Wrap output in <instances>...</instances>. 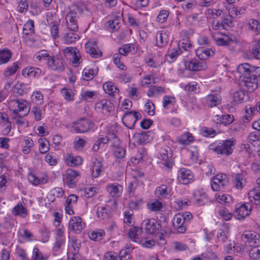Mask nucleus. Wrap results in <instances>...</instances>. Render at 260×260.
Segmentation results:
<instances>
[{
  "label": "nucleus",
  "mask_w": 260,
  "mask_h": 260,
  "mask_svg": "<svg viewBox=\"0 0 260 260\" xmlns=\"http://www.w3.org/2000/svg\"><path fill=\"white\" fill-rule=\"evenodd\" d=\"M237 71L240 74V79L249 92H253L257 88V77L260 76V67L249 63H242L238 66Z\"/></svg>",
  "instance_id": "obj_1"
},
{
  "label": "nucleus",
  "mask_w": 260,
  "mask_h": 260,
  "mask_svg": "<svg viewBox=\"0 0 260 260\" xmlns=\"http://www.w3.org/2000/svg\"><path fill=\"white\" fill-rule=\"evenodd\" d=\"M36 61H45L49 70L60 72L65 69L64 59L59 55H51L46 50H41L34 55Z\"/></svg>",
  "instance_id": "obj_2"
},
{
  "label": "nucleus",
  "mask_w": 260,
  "mask_h": 260,
  "mask_svg": "<svg viewBox=\"0 0 260 260\" xmlns=\"http://www.w3.org/2000/svg\"><path fill=\"white\" fill-rule=\"evenodd\" d=\"M236 140L230 139L218 143H213L209 145V149L217 154L229 156L233 152Z\"/></svg>",
  "instance_id": "obj_3"
},
{
  "label": "nucleus",
  "mask_w": 260,
  "mask_h": 260,
  "mask_svg": "<svg viewBox=\"0 0 260 260\" xmlns=\"http://www.w3.org/2000/svg\"><path fill=\"white\" fill-rule=\"evenodd\" d=\"M83 13V10L77 5L72 6L70 11L66 16V25L68 28L72 31L76 32L78 29L77 19L79 15Z\"/></svg>",
  "instance_id": "obj_4"
},
{
  "label": "nucleus",
  "mask_w": 260,
  "mask_h": 260,
  "mask_svg": "<svg viewBox=\"0 0 260 260\" xmlns=\"http://www.w3.org/2000/svg\"><path fill=\"white\" fill-rule=\"evenodd\" d=\"M94 123L86 119H81L72 123V128L76 133H84L93 128Z\"/></svg>",
  "instance_id": "obj_5"
},
{
  "label": "nucleus",
  "mask_w": 260,
  "mask_h": 260,
  "mask_svg": "<svg viewBox=\"0 0 260 260\" xmlns=\"http://www.w3.org/2000/svg\"><path fill=\"white\" fill-rule=\"evenodd\" d=\"M28 103L25 100H11L9 102V108L15 114H18L19 112H25L26 115L29 112V109H27Z\"/></svg>",
  "instance_id": "obj_6"
},
{
  "label": "nucleus",
  "mask_w": 260,
  "mask_h": 260,
  "mask_svg": "<svg viewBox=\"0 0 260 260\" xmlns=\"http://www.w3.org/2000/svg\"><path fill=\"white\" fill-rule=\"evenodd\" d=\"M242 238L246 247H251L259 244V236L254 231H245L243 234Z\"/></svg>",
  "instance_id": "obj_7"
},
{
  "label": "nucleus",
  "mask_w": 260,
  "mask_h": 260,
  "mask_svg": "<svg viewBox=\"0 0 260 260\" xmlns=\"http://www.w3.org/2000/svg\"><path fill=\"white\" fill-rule=\"evenodd\" d=\"M251 210L252 207L249 203L238 204L236 206L235 216L238 219H244L250 215Z\"/></svg>",
  "instance_id": "obj_8"
},
{
  "label": "nucleus",
  "mask_w": 260,
  "mask_h": 260,
  "mask_svg": "<svg viewBox=\"0 0 260 260\" xmlns=\"http://www.w3.org/2000/svg\"><path fill=\"white\" fill-rule=\"evenodd\" d=\"M228 183L227 176L224 174H219L212 179L211 185L214 191H219L223 189Z\"/></svg>",
  "instance_id": "obj_9"
},
{
  "label": "nucleus",
  "mask_w": 260,
  "mask_h": 260,
  "mask_svg": "<svg viewBox=\"0 0 260 260\" xmlns=\"http://www.w3.org/2000/svg\"><path fill=\"white\" fill-rule=\"evenodd\" d=\"M141 118V114L135 111H130L125 113L122 118L123 124L128 128L132 129L136 121Z\"/></svg>",
  "instance_id": "obj_10"
},
{
  "label": "nucleus",
  "mask_w": 260,
  "mask_h": 260,
  "mask_svg": "<svg viewBox=\"0 0 260 260\" xmlns=\"http://www.w3.org/2000/svg\"><path fill=\"white\" fill-rule=\"evenodd\" d=\"M80 177L79 173L75 170L69 169L66 171V182L70 188H73L76 185Z\"/></svg>",
  "instance_id": "obj_11"
},
{
  "label": "nucleus",
  "mask_w": 260,
  "mask_h": 260,
  "mask_svg": "<svg viewBox=\"0 0 260 260\" xmlns=\"http://www.w3.org/2000/svg\"><path fill=\"white\" fill-rule=\"evenodd\" d=\"M168 182L165 184H162L160 186L157 187L155 190V194L156 197L159 198H166L171 192V184L174 180L173 179H169Z\"/></svg>",
  "instance_id": "obj_12"
},
{
  "label": "nucleus",
  "mask_w": 260,
  "mask_h": 260,
  "mask_svg": "<svg viewBox=\"0 0 260 260\" xmlns=\"http://www.w3.org/2000/svg\"><path fill=\"white\" fill-rule=\"evenodd\" d=\"M233 184L235 188L242 190L246 185V173L245 172L237 173L234 175Z\"/></svg>",
  "instance_id": "obj_13"
},
{
  "label": "nucleus",
  "mask_w": 260,
  "mask_h": 260,
  "mask_svg": "<svg viewBox=\"0 0 260 260\" xmlns=\"http://www.w3.org/2000/svg\"><path fill=\"white\" fill-rule=\"evenodd\" d=\"M193 175L190 170L186 168L180 169L177 174L178 181L183 184L190 183L193 179Z\"/></svg>",
  "instance_id": "obj_14"
},
{
  "label": "nucleus",
  "mask_w": 260,
  "mask_h": 260,
  "mask_svg": "<svg viewBox=\"0 0 260 260\" xmlns=\"http://www.w3.org/2000/svg\"><path fill=\"white\" fill-rule=\"evenodd\" d=\"M86 51L93 58H98L102 55V52L99 49L97 42L94 40H89L85 44Z\"/></svg>",
  "instance_id": "obj_15"
},
{
  "label": "nucleus",
  "mask_w": 260,
  "mask_h": 260,
  "mask_svg": "<svg viewBox=\"0 0 260 260\" xmlns=\"http://www.w3.org/2000/svg\"><path fill=\"white\" fill-rule=\"evenodd\" d=\"M106 189L109 195L113 198L120 197L123 192V186L117 182L108 183Z\"/></svg>",
  "instance_id": "obj_16"
},
{
  "label": "nucleus",
  "mask_w": 260,
  "mask_h": 260,
  "mask_svg": "<svg viewBox=\"0 0 260 260\" xmlns=\"http://www.w3.org/2000/svg\"><path fill=\"white\" fill-rule=\"evenodd\" d=\"M172 225L178 232L183 233L186 231L184 217L181 214H176L172 220Z\"/></svg>",
  "instance_id": "obj_17"
},
{
  "label": "nucleus",
  "mask_w": 260,
  "mask_h": 260,
  "mask_svg": "<svg viewBox=\"0 0 260 260\" xmlns=\"http://www.w3.org/2000/svg\"><path fill=\"white\" fill-rule=\"evenodd\" d=\"M95 109L97 111H102L103 113H110L114 110V105L109 100L103 99L95 103Z\"/></svg>",
  "instance_id": "obj_18"
},
{
  "label": "nucleus",
  "mask_w": 260,
  "mask_h": 260,
  "mask_svg": "<svg viewBox=\"0 0 260 260\" xmlns=\"http://www.w3.org/2000/svg\"><path fill=\"white\" fill-rule=\"evenodd\" d=\"M152 139L150 132H143L134 135L132 138L134 143L138 145H143L149 142Z\"/></svg>",
  "instance_id": "obj_19"
},
{
  "label": "nucleus",
  "mask_w": 260,
  "mask_h": 260,
  "mask_svg": "<svg viewBox=\"0 0 260 260\" xmlns=\"http://www.w3.org/2000/svg\"><path fill=\"white\" fill-rule=\"evenodd\" d=\"M185 68L191 71H199L207 68L206 64L204 61H199L197 60L187 61L184 63Z\"/></svg>",
  "instance_id": "obj_20"
},
{
  "label": "nucleus",
  "mask_w": 260,
  "mask_h": 260,
  "mask_svg": "<svg viewBox=\"0 0 260 260\" xmlns=\"http://www.w3.org/2000/svg\"><path fill=\"white\" fill-rule=\"evenodd\" d=\"M212 37L218 45L226 46L233 41L232 37L224 34L216 32L212 35Z\"/></svg>",
  "instance_id": "obj_21"
},
{
  "label": "nucleus",
  "mask_w": 260,
  "mask_h": 260,
  "mask_svg": "<svg viewBox=\"0 0 260 260\" xmlns=\"http://www.w3.org/2000/svg\"><path fill=\"white\" fill-rule=\"evenodd\" d=\"M84 223L79 216L72 217L69 222V228L71 230L77 233H80L84 228Z\"/></svg>",
  "instance_id": "obj_22"
},
{
  "label": "nucleus",
  "mask_w": 260,
  "mask_h": 260,
  "mask_svg": "<svg viewBox=\"0 0 260 260\" xmlns=\"http://www.w3.org/2000/svg\"><path fill=\"white\" fill-rule=\"evenodd\" d=\"M213 120L217 124L229 125L234 121V117L231 114L216 115L213 117Z\"/></svg>",
  "instance_id": "obj_23"
},
{
  "label": "nucleus",
  "mask_w": 260,
  "mask_h": 260,
  "mask_svg": "<svg viewBox=\"0 0 260 260\" xmlns=\"http://www.w3.org/2000/svg\"><path fill=\"white\" fill-rule=\"evenodd\" d=\"M42 73L41 69L33 66H28L22 71V75L26 78H38Z\"/></svg>",
  "instance_id": "obj_24"
},
{
  "label": "nucleus",
  "mask_w": 260,
  "mask_h": 260,
  "mask_svg": "<svg viewBox=\"0 0 260 260\" xmlns=\"http://www.w3.org/2000/svg\"><path fill=\"white\" fill-rule=\"evenodd\" d=\"M144 222L145 223V230L148 234H154L159 230V223L153 218L145 220Z\"/></svg>",
  "instance_id": "obj_25"
},
{
  "label": "nucleus",
  "mask_w": 260,
  "mask_h": 260,
  "mask_svg": "<svg viewBox=\"0 0 260 260\" xmlns=\"http://www.w3.org/2000/svg\"><path fill=\"white\" fill-rule=\"evenodd\" d=\"M221 97L219 93L209 94L206 97V104L209 107L217 106L221 104Z\"/></svg>",
  "instance_id": "obj_26"
},
{
  "label": "nucleus",
  "mask_w": 260,
  "mask_h": 260,
  "mask_svg": "<svg viewBox=\"0 0 260 260\" xmlns=\"http://www.w3.org/2000/svg\"><path fill=\"white\" fill-rule=\"evenodd\" d=\"M66 164L71 167L80 165L83 161L82 158L79 156H74L71 153H67L64 156Z\"/></svg>",
  "instance_id": "obj_27"
},
{
  "label": "nucleus",
  "mask_w": 260,
  "mask_h": 260,
  "mask_svg": "<svg viewBox=\"0 0 260 260\" xmlns=\"http://www.w3.org/2000/svg\"><path fill=\"white\" fill-rule=\"evenodd\" d=\"M28 179L29 182L34 185L44 184L48 181V178L46 175H43L41 177H37L32 173L28 174Z\"/></svg>",
  "instance_id": "obj_28"
},
{
  "label": "nucleus",
  "mask_w": 260,
  "mask_h": 260,
  "mask_svg": "<svg viewBox=\"0 0 260 260\" xmlns=\"http://www.w3.org/2000/svg\"><path fill=\"white\" fill-rule=\"evenodd\" d=\"M143 234V229L137 226H134L131 228L128 231L129 238L135 242H139L142 237Z\"/></svg>",
  "instance_id": "obj_29"
},
{
  "label": "nucleus",
  "mask_w": 260,
  "mask_h": 260,
  "mask_svg": "<svg viewBox=\"0 0 260 260\" xmlns=\"http://www.w3.org/2000/svg\"><path fill=\"white\" fill-rule=\"evenodd\" d=\"M194 140L192 135L188 132H185L177 138V142L183 145H188Z\"/></svg>",
  "instance_id": "obj_30"
},
{
  "label": "nucleus",
  "mask_w": 260,
  "mask_h": 260,
  "mask_svg": "<svg viewBox=\"0 0 260 260\" xmlns=\"http://www.w3.org/2000/svg\"><path fill=\"white\" fill-rule=\"evenodd\" d=\"M214 51L209 48L200 47L196 51V55L201 60L207 59L210 56L214 54Z\"/></svg>",
  "instance_id": "obj_31"
},
{
  "label": "nucleus",
  "mask_w": 260,
  "mask_h": 260,
  "mask_svg": "<svg viewBox=\"0 0 260 260\" xmlns=\"http://www.w3.org/2000/svg\"><path fill=\"white\" fill-rule=\"evenodd\" d=\"M105 92L109 95L114 96L119 92V89L114 83L111 81L105 82L103 85Z\"/></svg>",
  "instance_id": "obj_32"
},
{
  "label": "nucleus",
  "mask_w": 260,
  "mask_h": 260,
  "mask_svg": "<svg viewBox=\"0 0 260 260\" xmlns=\"http://www.w3.org/2000/svg\"><path fill=\"white\" fill-rule=\"evenodd\" d=\"M12 213L15 216L24 218L27 214V210L22 203H19L12 209Z\"/></svg>",
  "instance_id": "obj_33"
},
{
  "label": "nucleus",
  "mask_w": 260,
  "mask_h": 260,
  "mask_svg": "<svg viewBox=\"0 0 260 260\" xmlns=\"http://www.w3.org/2000/svg\"><path fill=\"white\" fill-rule=\"evenodd\" d=\"M156 45L158 47L165 45L168 41V36L167 32L164 30L158 31L156 34Z\"/></svg>",
  "instance_id": "obj_34"
},
{
  "label": "nucleus",
  "mask_w": 260,
  "mask_h": 260,
  "mask_svg": "<svg viewBox=\"0 0 260 260\" xmlns=\"http://www.w3.org/2000/svg\"><path fill=\"white\" fill-rule=\"evenodd\" d=\"M81 244L75 237L70 238L69 241L68 251L79 252Z\"/></svg>",
  "instance_id": "obj_35"
},
{
  "label": "nucleus",
  "mask_w": 260,
  "mask_h": 260,
  "mask_svg": "<svg viewBox=\"0 0 260 260\" xmlns=\"http://www.w3.org/2000/svg\"><path fill=\"white\" fill-rule=\"evenodd\" d=\"M248 196L251 202H254L256 205L260 204V187H255L250 190Z\"/></svg>",
  "instance_id": "obj_36"
},
{
  "label": "nucleus",
  "mask_w": 260,
  "mask_h": 260,
  "mask_svg": "<svg viewBox=\"0 0 260 260\" xmlns=\"http://www.w3.org/2000/svg\"><path fill=\"white\" fill-rule=\"evenodd\" d=\"M181 53V50L179 47L175 48H171L168 50V53L166 55V58L170 62L174 61L178 56Z\"/></svg>",
  "instance_id": "obj_37"
},
{
  "label": "nucleus",
  "mask_w": 260,
  "mask_h": 260,
  "mask_svg": "<svg viewBox=\"0 0 260 260\" xmlns=\"http://www.w3.org/2000/svg\"><path fill=\"white\" fill-rule=\"evenodd\" d=\"M120 19L118 17L110 20L106 23V26L111 32L117 31L120 28Z\"/></svg>",
  "instance_id": "obj_38"
},
{
  "label": "nucleus",
  "mask_w": 260,
  "mask_h": 260,
  "mask_svg": "<svg viewBox=\"0 0 260 260\" xmlns=\"http://www.w3.org/2000/svg\"><path fill=\"white\" fill-rule=\"evenodd\" d=\"M245 114L243 116V120L245 122H248L252 119L255 112V108L253 105H248L245 107Z\"/></svg>",
  "instance_id": "obj_39"
},
{
  "label": "nucleus",
  "mask_w": 260,
  "mask_h": 260,
  "mask_svg": "<svg viewBox=\"0 0 260 260\" xmlns=\"http://www.w3.org/2000/svg\"><path fill=\"white\" fill-rule=\"evenodd\" d=\"M189 204L190 201L187 199H176L175 201L173 202L172 205L176 210H181L188 206Z\"/></svg>",
  "instance_id": "obj_40"
},
{
  "label": "nucleus",
  "mask_w": 260,
  "mask_h": 260,
  "mask_svg": "<svg viewBox=\"0 0 260 260\" xmlns=\"http://www.w3.org/2000/svg\"><path fill=\"white\" fill-rule=\"evenodd\" d=\"M165 92V87L153 86L148 89L147 94L149 97L156 96L164 93Z\"/></svg>",
  "instance_id": "obj_41"
},
{
  "label": "nucleus",
  "mask_w": 260,
  "mask_h": 260,
  "mask_svg": "<svg viewBox=\"0 0 260 260\" xmlns=\"http://www.w3.org/2000/svg\"><path fill=\"white\" fill-rule=\"evenodd\" d=\"M96 214L100 219H107L110 217V210L105 207L100 206L97 208Z\"/></svg>",
  "instance_id": "obj_42"
},
{
  "label": "nucleus",
  "mask_w": 260,
  "mask_h": 260,
  "mask_svg": "<svg viewBox=\"0 0 260 260\" xmlns=\"http://www.w3.org/2000/svg\"><path fill=\"white\" fill-rule=\"evenodd\" d=\"M98 72L97 69L85 68L82 72L83 78L86 81L91 80L97 75Z\"/></svg>",
  "instance_id": "obj_43"
},
{
  "label": "nucleus",
  "mask_w": 260,
  "mask_h": 260,
  "mask_svg": "<svg viewBox=\"0 0 260 260\" xmlns=\"http://www.w3.org/2000/svg\"><path fill=\"white\" fill-rule=\"evenodd\" d=\"M79 39V36L73 31L65 33L63 37V41L65 44H70L75 43Z\"/></svg>",
  "instance_id": "obj_44"
},
{
  "label": "nucleus",
  "mask_w": 260,
  "mask_h": 260,
  "mask_svg": "<svg viewBox=\"0 0 260 260\" xmlns=\"http://www.w3.org/2000/svg\"><path fill=\"white\" fill-rule=\"evenodd\" d=\"M109 141V138L105 136H100L95 141V143L92 146V150L94 151L99 150L100 147L103 146L104 144L107 143Z\"/></svg>",
  "instance_id": "obj_45"
},
{
  "label": "nucleus",
  "mask_w": 260,
  "mask_h": 260,
  "mask_svg": "<svg viewBox=\"0 0 260 260\" xmlns=\"http://www.w3.org/2000/svg\"><path fill=\"white\" fill-rule=\"evenodd\" d=\"M171 151L172 150L169 147L162 148L159 152L158 157L164 161L168 160L172 156Z\"/></svg>",
  "instance_id": "obj_46"
},
{
  "label": "nucleus",
  "mask_w": 260,
  "mask_h": 260,
  "mask_svg": "<svg viewBox=\"0 0 260 260\" xmlns=\"http://www.w3.org/2000/svg\"><path fill=\"white\" fill-rule=\"evenodd\" d=\"M148 208L152 212L161 211L164 206L161 202L158 200L150 201L147 203Z\"/></svg>",
  "instance_id": "obj_47"
},
{
  "label": "nucleus",
  "mask_w": 260,
  "mask_h": 260,
  "mask_svg": "<svg viewBox=\"0 0 260 260\" xmlns=\"http://www.w3.org/2000/svg\"><path fill=\"white\" fill-rule=\"evenodd\" d=\"M105 235V231L103 230L92 231L88 233L89 238L93 241H100Z\"/></svg>",
  "instance_id": "obj_48"
},
{
  "label": "nucleus",
  "mask_w": 260,
  "mask_h": 260,
  "mask_svg": "<svg viewBox=\"0 0 260 260\" xmlns=\"http://www.w3.org/2000/svg\"><path fill=\"white\" fill-rule=\"evenodd\" d=\"M102 170L103 166L102 162L98 160H95L93 162L92 166V176L93 177H98Z\"/></svg>",
  "instance_id": "obj_49"
},
{
  "label": "nucleus",
  "mask_w": 260,
  "mask_h": 260,
  "mask_svg": "<svg viewBox=\"0 0 260 260\" xmlns=\"http://www.w3.org/2000/svg\"><path fill=\"white\" fill-rule=\"evenodd\" d=\"M0 123L6 126L5 131L9 133L11 129V123L9 120L8 116L5 113L0 112Z\"/></svg>",
  "instance_id": "obj_50"
},
{
  "label": "nucleus",
  "mask_w": 260,
  "mask_h": 260,
  "mask_svg": "<svg viewBox=\"0 0 260 260\" xmlns=\"http://www.w3.org/2000/svg\"><path fill=\"white\" fill-rule=\"evenodd\" d=\"M39 144V151L41 153L44 154L49 150V144L48 141L45 138H40L38 140Z\"/></svg>",
  "instance_id": "obj_51"
},
{
  "label": "nucleus",
  "mask_w": 260,
  "mask_h": 260,
  "mask_svg": "<svg viewBox=\"0 0 260 260\" xmlns=\"http://www.w3.org/2000/svg\"><path fill=\"white\" fill-rule=\"evenodd\" d=\"M133 214V210L130 209L126 210L124 212V222L128 225H132L134 223Z\"/></svg>",
  "instance_id": "obj_52"
},
{
  "label": "nucleus",
  "mask_w": 260,
  "mask_h": 260,
  "mask_svg": "<svg viewBox=\"0 0 260 260\" xmlns=\"http://www.w3.org/2000/svg\"><path fill=\"white\" fill-rule=\"evenodd\" d=\"M11 57V52L7 49L0 51V64L8 62Z\"/></svg>",
  "instance_id": "obj_53"
},
{
  "label": "nucleus",
  "mask_w": 260,
  "mask_h": 260,
  "mask_svg": "<svg viewBox=\"0 0 260 260\" xmlns=\"http://www.w3.org/2000/svg\"><path fill=\"white\" fill-rule=\"evenodd\" d=\"M63 53L66 56L72 55L75 57L74 63H77L79 62V59L77 57V49L74 47H69L66 48L63 51Z\"/></svg>",
  "instance_id": "obj_54"
},
{
  "label": "nucleus",
  "mask_w": 260,
  "mask_h": 260,
  "mask_svg": "<svg viewBox=\"0 0 260 260\" xmlns=\"http://www.w3.org/2000/svg\"><path fill=\"white\" fill-rule=\"evenodd\" d=\"M34 22L32 20H29L23 26V34H34Z\"/></svg>",
  "instance_id": "obj_55"
},
{
  "label": "nucleus",
  "mask_w": 260,
  "mask_h": 260,
  "mask_svg": "<svg viewBox=\"0 0 260 260\" xmlns=\"http://www.w3.org/2000/svg\"><path fill=\"white\" fill-rule=\"evenodd\" d=\"M217 201L220 204H228L232 200L231 197L229 194L219 193L215 196Z\"/></svg>",
  "instance_id": "obj_56"
},
{
  "label": "nucleus",
  "mask_w": 260,
  "mask_h": 260,
  "mask_svg": "<svg viewBox=\"0 0 260 260\" xmlns=\"http://www.w3.org/2000/svg\"><path fill=\"white\" fill-rule=\"evenodd\" d=\"M24 142L22 151L24 154H28L34 146V142L30 138H26L24 139Z\"/></svg>",
  "instance_id": "obj_57"
},
{
  "label": "nucleus",
  "mask_w": 260,
  "mask_h": 260,
  "mask_svg": "<svg viewBox=\"0 0 260 260\" xmlns=\"http://www.w3.org/2000/svg\"><path fill=\"white\" fill-rule=\"evenodd\" d=\"M248 141L254 146H260V137L255 133H250L248 137Z\"/></svg>",
  "instance_id": "obj_58"
},
{
  "label": "nucleus",
  "mask_w": 260,
  "mask_h": 260,
  "mask_svg": "<svg viewBox=\"0 0 260 260\" xmlns=\"http://www.w3.org/2000/svg\"><path fill=\"white\" fill-rule=\"evenodd\" d=\"M176 103L175 98L174 96L165 95L163 98L162 106L165 109L174 105Z\"/></svg>",
  "instance_id": "obj_59"
},
{
  "label": "nucleus",
  "mask_w": 260,
  "mask_h": 260,
  "mask_svg": "<svg viewBox=\"0 0 260 260\" xmlns=\"http://www.w3.org/2000/svg\"><path fill=\"white\" fill-rule=\"evenodd\" d=\"M31 101L37 105H41L43 102V96L40 91L34 92L31 95Z\"/></svg>",
  "instance_id": "obj_60"
},
{
  "label": "nucleus",
  "mask_w": 260,
  "mask_h": 260,
  "mask_svg": "<svg viewBox=\"0 0 260 260\" xmlns=\"http://www.w3.org/2000/svg\"><path fill=\"white\" fill-rule=\"evenodd\" d=\"M249 250V255L253 259H258L260 258V246H254L251 247Z\"/></svg>",
  "instance_id": "obj_61"
},
{
  "label": "nucleus",
  "mask_w": 260,
  "mask_h": 260,
  "mask_svg": "<svg viewBox=\"0 0 260 260\" xmlns=\"http://www.w3.org/2000/svg\"><path fill=\"white\" fill-rule=\"evenodd\" d=\"M61 93L63 98L67 101L74 100V93L71 89L63 88L61 90Z\"/></svg>",
  "instance_id": "obj_62"
},
{
  "label": "nucleus",
  "mask_w": 260,
  "mask_h": 260,
  "mask_svg": "<svg viewBox=\"0 0 260 260\" xmlns=\"http://www.w3.org/2000/svg\"><path fill=\"white\" fill-rule=\"evenodd\" d=\"M47 257L44 255L37 247L33 249L31 260H47Z\"/></svg>",
  "instance_id": "obj_63"
},
{
  "label": "nucleus",
  "mask_w": 260,
  "mask_h": 260,
  "mask_svg": "<svg viewBox=\"0 0 260 260\" xmlns=\"http://www.w3.org/2000/svg\"><path fill=\"white\" fill-rule=\"evenodd\" d=\"M248 25L249 29L253 31L256 32L260 30V23L255 19H250Z\"/></svg>",
  "instance_id": "obj_64"
}]
</instances>
